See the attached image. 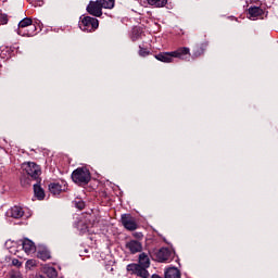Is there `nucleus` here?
<instances>
[{
    "mask_svg": "<svg viewBox=\"0 0 278 278\" xmlns=\"http://www.w3.org/2000/svg\"><path fill=\"white\" fill-rule=\"evenodd\" d=\"M36 31H38V28L35 26L34 20L25 17L20 21L17 26L18 36H27L29 38L31 36H36Z\"/></svg>",
    "mask_w": 278,
    "mask_h": 278,
    "instance_id": "obj_1",
    "label": "nucleus"
},
{
    "mask_svg": "<svg viewBox=\"0 0 278 278\" xmlns=\"http://www.w3.org/2000/svg\"><path fill=\"white\" fill-rule=\"evenodd\" d=\"M92 176L90 170L86 167H78L72 173V181L77 184V186H88L90 184Z\"/></svg>",
    "mask_w": 278,
    "mask_h": 278,
    "instance_id": "obj_2",
    "label": "nucleus"
},
{
    "mask_svg": "<svg viewBox=\"0 0 278 278\" xmlns=\"http://www.w3.org/2000/svg\"><path fill=\"white\" fill-rule=\"evenodd\" d=\"M78 26L81 31H97L99 29V20L92 16H84L80 17Z\"/></svg>",
    "mask_w": 278,
    "mask_h": 278,
    "instance_id": "obj_3",
    "label": "nucleus"
},
{
    "mask_svg": "<svg viewBox=\"0 0 278 278\" xmlns=\"http://www.w3.org/2000/svg\"><path fill=\"white\" fill-rule=\"evenodd\" d=\"M22 170H24L28 177H31V179H38L42 173L40 166L34 162L23 163Z\"/></svg>",
    "mask_w": 278,
    "mask_h": 278,
    "instance_id": "obj_4",
    "label": "nucleus"
},
{
    "mask_svg": "<svg viewBox=\"0 0 278 278\" xmlns=\"http://www.w3.org/2000/svg\"><path fill=\"white\" fill-rule=\"evenodd\" d=\"M156 262H173L175 258V252L168 248H161L154 254Z\"/></svg>",
    "mask_w": 278,
    "mask_h": 278,
    "instance_id": "obj_5",
    "label": "nucleus"
},
{
    "mask_svg": "<svg viewBox=\"0 0 278 278\" xmlns=\"http://www.w3.org/2000/svg\"><path fill=\"white\" fill-rule=\"evenodd\" d=\"M86 11L91 16H96V18H99V17L103 16V9L101 8V4H100L99 0L89 1L88 5L86 8Z\"/></svg>",
    "mask_w": 278,
    "mask_h": 278,
    "instance_id": "obj_6",
    "label": "nucleus"
},
{
    "mask_svg": "<svg viewBox=\"0 0 278 278\" xmlns=\"http://www.w3.org/2000/svg\"><path fill=\"white\" fill-rule=\"evenodd\" d=\"M148 267H142V265H138L136 263L127 265L128 273H131L132 275H137V277L141 278H149V270H147Z\"/></svg>",
    "mask_w": 278,
    "mask_h": 278,
    "instance_id": "obj_7",
    "label": "nucleus"
},
{
    "mask_svg": "<svg viewBox=\"0 0 278 278\" xmlns=\"http://www.w3.org/2000/svg\"><path fill=\"white\" fill-rule=\"evenodd\" d=\"M121 223L123 227L127 229V231H136V229H138V223H136V218H134L131 214H123L121 217Z\"/></svg>",
    "mask_w": 278,
    "mask_h": 278,
    "instance_id": "obj_8",
    "label": "nucleus"
},
{
    "mask_svg": "<svg viewBox=\"0 0 278 278\" xmlns=\"http://www.w3.org/2000/svg\"><path fill=\"white\" fill-rule=\"evenodd\" d=\"M208 45L210 43L207 41L197 43L192 50V59L197 60V58H201V55H204L205 51H207Z\"/></svg>",
    "mask_w": 278,
    "mask_h": 278,
    "instance_id": "obj_9",
    "label": "nucleus"
},
{
    "mask_svg": "<svg viewBox=\"0 0 278 278\" xmlns=\"http://www.w3.org/2000/svg\"><path fill=\"white\" fill-rule=\"evenodd\" d=\"M126 249L132 254L142 253V242L138 240H130L126 243Z\"/></svg>",
    "mask_w": 278,
    "mask_h": 278,
    "instance_id": "obj_10",
    "label": "nucleus"
},
{
    "mask_svg": "<svg viewBox=\"0 0 278 278\" xmlns=\"http://www.w3.org/2000/svg\"><path fill=\"white\" fill-rule=\"evenodd\" d=\"M173 58H178V60H186L188 55H190V48L188 47H180L175 51H172Z\"/></svg>",
    "mask_w": 278,
    "mask_h": 278,
    "instance_id": "obj_11",
    "label": "nucleus"
},
{
    "mask_svg": "<svg viewBox=\"0 0 278 278\" xmlns=\"http://www.w3.org/2000/svg\"><path fill=\"white\" fill-rule=\"evenodd\" d=\"M9 216H11V218H23V216H25V211L23 210V207L15 205L12 206L9 211H8Z\"/></svg>",
    "mask_w": 278,
    "mask_h": 278,
    "instance_id": "obj_12",
    "label": "nucleus"
},
{
    "mask_svg": "<svg viewBox=\"0 0 278 278\" xmlns=\"http://www.w3.org/2000/svg\"><path fill=\"white\" fill-rule=\"evenodd\" d=\"M155 60L159 62H164L165 64H170L173 62V52H160L154 55Z\"/></svg>",
    "mask_w": 278,
    "mask_h": 278,
    "instance_id": "obj_13",
    "label": "nucleus"
},
{
    "mask_svg": "<svg viewBox=\"0 0 278 278\" xmlns=\"http://www.w3.org/2000/svg\"><path fill=\"white\" fill-rule=\"evenodd\" d=\"M21 242H22L23 251H25L27 255H29L30 253H35L36 244L34 243V241L29 239H23L21 240Z\"/></svg>",
    "mask_w": 278,
    "mask_h": 278,
    "instance_id": "obj_14",
    "label": "nucleus"
},
{
    "mask_svg": "<svg viewBox=\"0 0 278 278\" xmlns=\"http://www.w3.org/2000/svg\"><path fill=\"white\" fill-rule=\"evenodd\" d=\"M248 14L250 15V18H257L258 16H263L264 9L260 7H250L248 9Z\"/></svg>",
    "mask_w": 278,
    "mask_h": 278,
    "instance_id": "obj_15",
    "label": "nucleus"
},
{
    "mask_svg": "<svg viewBox=\"0 0 278 278\" xmlns=\"http://www.w3.org/2000/svg\"><path fill=\"white\" fill-rule=\"evenodd\" d=\"M139 266H142L143 268H149L151 266V260L149 258L148 253H140L139 254Z\"/></svg>",
    "mask_w": 278,
    "mask_h": 278,
    "instance_id": "obj_16",
    "label": "nucleus"
},
{
    "mask_svg": "<svg viewBox=\"0 0 278 278\" xmlns=\"http://www.w3.org/2000/svg\"><path fill=\"white\" fill-rule=\"evenodd\" d=\"M165 278H181V271H179L177 267H169L165 271Z\"/></svg>",
    "mask_w": 278,
    "mask_h": 278,
    "instance_id": "obj_17",
    "label": "nucleus"
},
{
    "mask_svg": "<svg viewBox=\"0 0 278 278\" xmlns=\"http://www.w3.org/2000/svg\"><path fill=\"white\" fill-rule=\"evenodd\" d=\"M102 10H114L116 0H98Z\"/></svg>",
    "mask_w": 278,
    "mask_h": 278,
    "instance_id": "obj_18",
    "label": "nucleus"
},
{
    "mask_svg": "<svg viewBox=\"0 0 278 278\" xmlns=\"http://www.w3.org/2000/svg\"><path fill=\"white\" fill-rule=\"evenodd\" d=\"M49 192L51 194H53L54 197L58 194H61L62 192V185H60L59 182H51L49 185Z\"/></svg>",
    "mask_w": 278,
    "mask_h": 278,
    "instance_id": "obj_19",
    "label": "nucleus"
},
{
    "mask_svg": "<svg viewBox=\"0 0 278 278\" xmlns=\"http://www.w3.org/2000/svg\"><path fill=\"white\" fill-rule=\"evenodd\" d=\"M37 257L42 262H47V260H51V252L47 249H41L38 251Z\"/></svg>",
    "mask_w": 278,
    "mask_h": 278,
    "instance_id": "obj_20",
    "label": "nucleus"
},
{
    "mask_svg": "<svg viewBox=\"0 0 278 278\" xmlns=\"http://www.w3.org/2000/svg\"><path fill=\"white\" fill-rule=\"evenodd\" d=\"M34 192L38 201L45 200V189L40 185H34Z\"/></svg>",
    "mask_w": 278,
    "mask_h": 278,
    "instance_id": "obj_21",
    "label": "nucleus"
},
{
    "mask_svg": "<svg viewBox=\"0 0 278 278\" xmlns=\"http://www.w3.org/2000/svg\"><path fill=\"white\" fill-rule=\"evenodd\" d=\"M147 2L154 8H164L168 3V0H147Z\"/></svg>",
    "mask_w": 278,
    "mask_h": 278,
    "instance_id": "obj_22",
    "label": "nucleus"
},
{
    "mask_svg": "<svg viewBox=\"0 0 278 278\" xmlns=\"http://www.w3.org/2000/svg\"><path fill=\"white\" fill-rule=\"evenodd\" d=\"M46 275H47L48 277H50V278H55V277H58V270H55L54 267H48V268L46 269Z\"/></svg>",
    "mask_w": 278,
    "mask_h": 278,
    "instance_id": "obj_23",
    "label": "nucleus"
},
{
    "mask_svg": "<svg viewBox=\"0 0 278 278\" xmlns=\"http://www.w3.org/2000/svg\"><path fill=\"white\" fill-rule=\"evenodd\" d=\"M140 38V28H134L132 29V35H131V40L132 42H136Z\"/></svg>",
    "mask_w": 278,
    "mask_h": 278,
    "instance_id": "obj_24",
    "label": "nucleus"
},
{
    "mask_svg": "<svg viewBox=\"0 0 278 278\" xmlns=\"http://www.w3.org/2000/svg\"><path fill=\"white\" fill-rule=\"evenodd\" d=\"M151 51L147 50L146 48H142L139 46V55L140 58H147V55H150Z\"/></svg>",
    "mask_w": 278,
    "mask_h": 278,
    "instance_id": "obj_25",
    "label": "nucleus"
},
{
    "mask_svg": "<svg viewBox=\"0 0 278 278\" xmlns=\"http://www.w3.org/2000/svg\"><path fill=\"white\" fill-rule=\"evenodd\" d=\"M8 14L0 13V25H8Z\"/></svg>",
    "mask_w": 278,
    "mask_h": 278,
    "instance_id": "obj_26",
    "label": "nucleus"
},
{
    "mask_svg": "<svg viewBox=\"0 0 278 278\" xmlns=\"http://www.w3.org/2000/svg\"><path fill=\"white\" fill-rule=\"evenodd\" d=\"M12 266H15L16 268H21V266H23V263L18 261V258H13Z\"/></svg>",
    "mask_w": 278,
    "mask_h": 278,
    "instance_id": "obj_27",
    "label": "nucleus"
},
{
    "mask_svg": "<svg viewBox=\"0 0 278 278\" xmlns=\"http://www.w3.org/2000/svg\"><path fill=\"white\" fill-rule=\"evenodd\" d=\"M34 266H36V261L35 260H28L26 262V268H28L30 270V268H34Z\"/></svg>",
    "mask_w": 278,
    "mask_h": 278,
    "instance_id": "obj_28",
    "label": "nucleus"
},
{
    "mask_svg": "<svg viewBox=\"0 0 278 278\" xmlns=\"http://www.w3.org/2000/svg\"><path fill=\"white\" fill-rule=\"evenodd\" d=\"M132 236L137 240H142V238H144V235H142V232H134Z\"/></svg>",
    "mask_w": 278,
    "mask_h": 278,
    "instance_id": "obj_29",
    "label": "nucleus"
},
{
    "mask_svg": "<svg viewBox=\"0 0 278 278\" xmlns=\"http://www.w3.org/2000/svg\"><path fill=\"white\" fill-rule=\"evenodd\" d=\"M11 278H23V275H21L18 271H13L11 274Z\"/></svg>",
    "mask_w": 278,
    "mask_h": 278,
    "instance_id": "obj_30",
    "label": "nucleus"
},
{
    "mask_svg": "<svg viewBox=\"0 0 278 278\" xmlns=\"http://www.w3.org/2000/svg\"><path fill=\"white\" fill-rule=\"evenodd\" d=\"M76 207L78 210H84V207H86V204H84V202H78V203H76Z\"/></svg>",
    "mask_w": 278,
    "mask_h": 278,
    "instance_id": "obj_31",
    "label": "nucleus"
},
{
    "mask_svg": "<svg viewBox=\"0 0 278 278\" xmlns=\"http://www.w3.org/2000/svg\"><path fill=\"white\" fill-rule=\"evenodd\" d=\"M80 233H88V226H84L80 228Z\"/></svg>",
    "mask_w": 278,
    "mask_h": 278,
    "instance_id": "obj_32",
    "label": "nucleus"
},
{
    "mask_svg": "<svg viewBox=\"0 0 278 278\" xmlns=\"http://www.w3.org/2000/svg\"><path fill=\"white\" fill-rule=\"evenodd\" d=\"M36 1H40V0H36Z\"/></svg>",
    "mask_w": 278,
    "mask_h": 278,
    "instance_id": "obj_33",
    "label": "nucleus"
}]
</instances>
